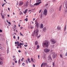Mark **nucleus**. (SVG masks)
Instances as JSON below:
<instances>
[{"mask_svg":"<svg viewBox=\"0 0 67 67\" xmlns=\"http://www.w3.org/2000/svg\"><path fill=\"white\" fill-rule=\"evenodd\" d=\"M52 65L53 66H55V63H54V62H52Z\"/></svg>","mask_w":67,"mask_h":67,"instance_id":"nucleus-37","label":"nucleus"},{"mask_svg":"<svg viewBox=\"0 0 67 67\" xmlns=\"http://www.w3.org/2000/svg\"><path fill=\"white\" fill-rule=\"evenodd\" d=\"M19 45H22V43H20Z\"/></svg>","mask_w":67,"mask_h":67,"instance_id":"nucleus-50","label":"nucleus"},{"mask_svg":"<svg viewBox=\"0 0 67 67\" xmlns=\"http://www.w3.org/2000/svg\"><path fill=\"white\" fill-rule=\"evenodd\" d=\"M3 64V62H0V65H2Z\"/></svg>","mask_w":67,"mask_h":67,"instance_id":"nucleus-35","label":"nucleus"},{"mask_svg":"<svg viewBox=\"0 0 67 67\" xmlns=\"http://www.w3.org/2000/svg\"><path fill=\"white\" fill-rule=\"evenodd\" d=\"M17 62H18V61H17V60H16L15 62V63H17Z\"/></svg>","mask_w":67,"mask_h":67,"instance_id":"nucleus-52","label":"nucleus"},{"mask_svg":"<svg viewBox=\"0 0 67 67\" xmlns=\"http://www.w3.org/2000/svg\"><path fill=\"white\" fill-rule=\"evenodd\" d=\"M25 20L26 21H28V19H27V18H26V19H25Z\"/></svg>","mask_w":67,"mask_h":67,"instance_id":"nucleus-38","label":"nucleus"},{"mask_svg":"<svg viewBox=\"0 0 67 67\" xmlns=\"http://www.w3.org/2000/svg\"><path fill=\"white\" fill-rule=\"evenodd\" d=\"M16 59V58H14L13 59V60L14 61V60H15Z\"/></svg>","mask_w":67,"mask_h":67,"instance_id":"nucleus-42","label":"nucleus"},{"mask_svg":"<svg viewBox=\"0 0 67 67\" xmlns=\"http://www.w3.org/2000/svg\"><path fill=\"white\" fill-rule=\"evenodd\" d=\"M40 36H41V35H39V36H38L37 37V38H39L40 37Z\"/></svg>","mask_w":67,"mask_h":67,"instance_id":"nucleus-36","label":"nucleus"},{"mask_svg":"<svg viewBox=\"0 0 67 67\" xmlns=\"http://www.w3.org/2000/svg\"><path fill=\"white\" fill-rule=\"evenodd\" d=\"M49 45V42L48 41H46L45 42L42 43V46L44 47H48Z\"/></svg>","mask_w":67,"mask_h":67,"instance_id":"nucleus-1","label":"nucleus"},{"mask_svg":"<svg viewBox=\"0 0 67 67\" xmlns=\"http://www.w3.org/2000/svg\"><path fill=\"white\" fill-rule=\"evenodd\" d=\"M9 48H7V54H8L9 53Z\"/></svg>","mask_w":67,"mask_h":67,"instance_id":"nucleus-24","label":"nucleus"},{"mask_svg":"<svg viewBox=\"0 0 67 67\" xmlns=\"http://www.w3.org/2000/svg\"><path fill=\"white\" fill-rule=\"evenodd\" d=\"M24 46H25V47H27V45H24Z\"/></svg>","mask_w":67,"mask_h":67,"instance_id":"nucleus-54","label":"nucleus"},{"mask_svg":"<svg viewBox=\"0 0 67 67\" xmlns=\"http://www.w3.org/2000/svg\"><path fill=\"white\" fill-rule=\"evenodd\" d=\"M60 57H62V58H63V56H62V54H60Z\"/></svg>","mask_w":67,"mask_h":67,"instance_id":"nucleus-47","label":"nucleus"},{"mask_svg":"<svg viewBox=\"0 0 67 67\" xmlns=\"http://www.w3.org/2000/svg\"><path fill=\"white\" fill-rule=\"evenodd\" d=\"M57 56V54H53V58H56Z\"/></svg>","mask_w":67,"mask_h":67,"instance_id":"nucleus-12","label":"nucleus"},{"mask_svg":"<svg viewBox=\"0 0 67 67\" xmlns=\"http://www.w3.org/2000/svg\"><path fill=\"white\" fill-rule=\"evenodd\" d=\"M65 56H67V52L65 54Z\"/></svg>","mask_w":67,"mask_h":67,"instance_id":"nucleus-45","label":"nucleus"},{"mask_svg":"<svg viewBox=\"0 0 67 67\" xmlns=\"http://www.w3.org/2000/svg\"><path fill=\"white\" fill-rule=\"evenodd\" d=\"M35 45H38V42L37 41H36L35 42Z\"/></svg>","mask_w":67,"mask_h":67,"instance_id":"nucleus-19","label":"nucleus"},{"mask_svg":"<svg viewBox=\"0 0 67 67\" xmlns=\"http://www.w3.org/2000/svg\"><path fill=\"white\" fill-rule=\"evenodd\" d=\"M0 32H2V30L0 29Z\"/></svg>","mask_w":67,"mask_h":67,"instance_id":"nucleus-53","label":"nucleus"},{"mask_svg":"<svg viewBox=\"0 0 67 67\" xmlns=\"http://www.w3.org/2000/svg\"><path fill=\"white\" fill-rule=\"evenodd\" d=\"M18 46H20V48H22V47H21V45H20L19 44H18Z\"/></svg>","mask_w":67,"mask_h":67,"instance_id":"nucleus-34","label":"nucleus"},{"mask_svg":"<svg viewBox=\"0 0 67 67\" xmlns=\"http://www.w3.org/2000/svg\"><path fill=\"white\" fill-rule=\"evenodd\" d=\"M63 7L64 8H66L67 9V3H65V5L64 6V5H63Z\"/></svg>","mask_w":67,"mask_h":67,"instance_id":"nucleus-17","label":"nucleus"},{"mask_svg":"<svg viewBox=\"0 0 67 67\" xmlns=\"http://www.w3.org/2000/svg\"><path fill=\"white\" fill-rule=\"evenodd\" d=\"M23 4V2L22 1H20L19 2V5L21 6V5H22Z\"/></svg>","mask_w":67,"mask_h":67,"instance_id":"nucleus-13","label":"nucleus"},{"mask_svg":"<svg viewBox=\"0 0 67 67\" xmlns=\"http://www.w3.org/2000/svg\"><path fill=\"white\" fill-rule=\"evenodd\" d=\"M24 58H22V59L21 60V61H23V59H24Z\"/></svg>","mask_w":67,"mask_h":67,"instance_id":"nucleus-40","label":"nucleus"},{"mask_svg":"<svg viewBox=\"0 0 67 67\" xmlns=\"http://www.w3.org/2000/svg\"><path fill=\"white\" fill-rule=\"evenodd\" d=\"M0 49L1 50H3V47L1 46H0Z\"/></svg>","mask_w":67,"mask_h":67,"instance_id":"nucleus-31","label":"nucleus"},{"mask_svg":"<svg viewBox=\"0 0 67 67\" xmlns=\"http://www.w3.org/2000/svg\"><path fill=\"white\" fill-rule=\"evenodd\" d=\"M40 28L41 29H43V24H40Z\"/></svg>","mask_w":67,"mask_h":67,"instance_id":"nucleus-18","label":"nucleus"},{"mask_svg":"<svg viewBox=\"0 0 67 67\" xmlns=\"http://www.w3.org/2000/svg\"><path fill=\"white\" fill-rule=\"evenodd\" d=\"M35 24H36V27L37 28H38L39 26H40V24L37 22V20H35Z\"/></svg>","mask_w":67,"mask_h":67,"instance_id":"nucleus-3","label":"nucleus"},{"mask_svg":"<svg viewBox=\"0 0 67 67\" xmlns=\"http://www.w3.org/2000/svg\"><path fill=\"white\" fill-rule=\"evenodd\" d=\"M48 3H47V4H46V6H47V5H48Z\"/></svg>","mask_w":67,"mask_h":67,"instance_id":"nucleus-58","label":"nucleus"},{"mask_svg":"<svg viewBox=\"0 0 67 67\" xmlns=\"http://www.w3.org/2000/svg\"><path fill=\"white\" fill-rule=\"evenodd\" d=\"M42 9H40V11H39V13H41V12L42 11Z\"/></svg>","mask_w":67,"mask_h":67,"instance_id":"nucleus-41","label":"nucleus"},{"mask_svg":"<svg viewBox=\"0 0 67 67\" xmlns=\"http://www.w3.org/2000/svg\"><path fill=\"white\" fill-rule=\"evenodd\" d=\"M30 6L31 7H34V5H33L32 4H30Z\"/></svg>","mask_w":67,"mask_h":67,"instance_id":"nucleus-23","label":"nucleus"},{"mask_svg":"<svg viewBox=\"0 0 67 67\" xmlns=\"http://www.w3.org/2000/svg\"><path fill=\"white\" fill-rule=\"evenodd\" d=\"M56 15L55 14H53L52 15V18H53V19H55L56 18Z\"/></svg>","mask_w":67,"mask_h":67,"instance_id":"nucleus-10","label":"nucleus"},{"mask_svg":"<svg viewBox=\"0 0 67 67\" xmlns=\"http://www.w3.org/2000/svg\"><path fill=\"white\" fill-rule=\"evenodd\" d=\"M43 14L45 15H46L47 14V10L46 9H45L43 12Z\"/></svg>","mask_w":67,"mask_h":67,"instance_id":"nucleus-6","label":"nucleus"},{"mask_svg":"<svg viewBox=\"0 0 67 67\" xmlns=\"http://www.w3.org/2000/svg\"><path fill=\"white\" fill-rule=\"evenodd\" d=\"M65 13H67V8H66L65 9Z\"/></svg>","mask_w":67,"mask_h":67,"instance_id":"nucleus-32","label":"nucleus"},{"mask_svg":"<svg viewBox=\"0 0 67 67\" xmlns=\"http://www.w3.org/2000/svg\"><path fill=\"white\" fill-rule=\"evenodd\" d=\"M8 23H9L10 25H11V23L10 22H8Z\"/></svg>","mask_w":67,"mask_h":67,"instance_id":"nucleus-49","label":"nucleus"},{"mask_svg":"<svg viewBox=\"0 0 67 67\" xmlns=\"http://www.w3.org/2000/svg\"><path fill=\"white\" fill-rule=\"evenodd\" d=\"M2 16L3 19H4V16L3 15H2Z\"/></svg>","mask_w":67,"mask_h":67,"instance_id":"nucleus-25","label":"nucleus"},{"mask_svg":"<svg viewBox=\"0 0 67 67\" xmlns=\"http://www.w3.org/2000/svg\"><path fill=\"white\" fill-rule=\"evenodd\" d=\"M54 9L53 8H52L50 9L49 12L51 13H52L54 12Z\"/></svg>","mask_w":67,"mask_h":67,"instance_id":"nucleus-7","label":"nucleus"},{"mask_svg":"<svg viewBox=\"0 0 67 67\" xmlns=\"http://www.w3.org/2000/svg\"><path fill=\"white\" fill-rule=\"evenodd\" d=\"M57 30H60L61 29H60V27L59 26H58L57 27Z\"/></svg>","mask_w":67,"mask_h":67,"instance_id":"nucleus-15","label":"nucleus"},{"mask_svg":"<svg viewBox=\"0 0 67 67\" xmlns=\"http://www.w3.org/2000/svg\"><path fill=\"white\" fill-rule=\"evenodd\" d=\"M31 61H32V62H33V63H34V60H33V59H32V58H31Z\"/></svg>","mask_w":67,"mask_h":67,"instance_id":"nucleus-30","label":"nucleus"},{"mask_svg":"<svg viewBox=\"0 0 67 67\" xmlns=\"http://www.w3.org/2000/svg\"><path fill=\"white\" fill-rule=\"evenodd\" d=\"M44 51L46 53H48L50 51V49L47 48H46L44 49Z\"/></svg>","mask_w":67,"mask_h":67,"instance_id":"nucleus-5","label":"nucleus"},{"mask_svg":"<svg viewBox=\"0 0 67 67\" xmlns=\"http://www.w3.org/2000/svg\"><path fill=\"white\" fill-rule=\"evenodd\" d=\"M28 3H29V2H28V1L26 2L24 4V6H25V7H26L28 6V5H29Z\"/></svg>","mask_w":67,"mask_h":67,"instance_id":"nucleus-9","label":"nucleus"},{"mask_svg":"<svg viewBox=\"0 0 67 67\" xmlns=\"http://www.w3.org/2000/svg\"><path fill=\"white\" fill-rule=\"evenodd\" d=\"M38 32H39V30L38 29H37L36 30H35L34 31V33H32V36H33L34 37H35V36L37 37L38 34Z\"/></svg>","mask_w":67,"mask_h":67,"instance_id":"nucleus-2","label":"nucleus"},{"mask_svg":"<svg viewBox=\"0 0 67 67\" xmlns=\"http://www.w3.org/2000/svg\"><path fill=\"white\" fill-rule=\"evenodd\" d=\"M66 25H65V27L64 28V31H66Z\"/></svg>","mask_w":67,"mask_h":67,"instance_id":"nucleus-27","label":"nucleus"},{"mask_svg":"<svg viewBox=\"0 0 67 67\" xmlns=\"http://www.w3.org/2000/svg\"><path fill=\"white\" fill-rule=\"evenodd\" d=\"M25 62L27 64H28V61H27V60H26Z\"/></svg>","mask_w":67,"mask_h":67,"instance_id":"nucleus-43","label":"nucleus"},{"mask_svg":"<svg viewBox=\"0 0 67 67\" xmlns=\"http://www.w3.org/2000/svg\"><path fill=\"white\" fill-rule=\"evenodd\" d=\"M20 62H21L20 61V59H19L18 60V64L19 65H20Z\"/></svg>","mask_w":67,"mask_h":67,"instance_id":"nucleus-28","label":"nucleus"},{"mask_svg":"<svg viewBox=\"0 0 67 67\" xmlns=\"http://www.w3.org/2000/svg\"><path fill=\"white\" fill-rule=\"evenodd\" d=\"M44 66V67L45 66H47L48 67V65H47V63H43L41 65V67H42V66Z\"/></svg>","mask_w":67,"mask_h":67,"instance_id":"nucleus-4","label":"nucleus"},{"mask_svg":"<svg viewBox=\"0 0 67 67\" xmlns=\"http://www.w3.org/2000/svg\"><path fill=\"white\" fill-rule=\"evenodd\" d=\"M20 35H21V36H22V35H23V34H21V32H20Z\"/></svg>","mask_w":67,"mask_h":67,"instance_id":"nucleus-51","label":"nucleus"},{"mask_svg":"<svg viewBox=\"0 0 67 67\" xmlns=\"http://www.w3.org/2000/svg\"><path fill=\"white\" fill-rule=\"evenodd\" d=\"M13 65H14V63H13Z\"/></svg>","mask_w":67,"mask_h":67,"instance_id":"nucleus-64","label":"nucleus"},{"mask_svg":"<svg viewBox=\"0 0 67 67\" xmlns=\"http://www.w3.org/2000/svg\"><path fill=\"white\" fill-rule=\"evenodd\" d=\"M33 67H35V65L33 64Z\"/></svg>","mask_w":67,"mask_h":67,"instance_id":"nucleus-57","label":"nucleus"},{"mask_svg":"<svg viewBox=\"0 0 67 67\" xmlns=\"http://www.w3.org/2000/svg\"><path fill=\"white\" fill-rule=\"evenodd\" d=\"M18 40H19V36H18Z\"/></svg>","mask_w":67,"mask_h":67,"instance_id":"nucleus-61","label":"nucleus"},{"mask_svg":"<svg viewBox=\"0 0 67 67\" xmlns=\"http://www.w3.org/2000/svg\"><path fill=\"white\" fill-rule=\"evenodd\" d=\"M15 44H17V42H15Z\"/></svg>","mask_w":67,"mask_h":67,"instance_id":"nucleus-60","label":"nucleus"},{"mask_svg":"<svg viewBox=\"0 0 67 67\" xmlns=\"http://www.w3.org/2000/svg\"><path fill=\"white\" fill-rule=\"evenodd\" d=\"M21 51L20 50L18 51V52H19V53H21Z\"/></svg>","mask_w":67,"mask_h":67,"instance_id":"nucleus-56","label":"nucleus"},{"mask_svg":"<svg viewBox=\"0 0 67 67\" xmlns=\"http://www.w3.org/2000/svg\"><path fill=\"white\" fill-rule=\"evenodd\" d=\"M25 54L26 55V54H27V53L26 52H25Z\"/></svg>","mask_w":67,"mask_h":67,"instance_id":"nucleus-55","label":"nucleus"},{"mask_svg":"<svg viewBox=\"0 0 67 67\" xmlns=\"http://www.w3.org/2000/svg\"><path fill=\"white\" fill-rule=\"evenodd\" d=\"M48 58L50 59H51V60H52V57H51V55H49L48 56Z\"/></svg>","mask_w":67,"mask_h":67,"instance_id":"nucleus-21","label":"nucleus"},{"mask_svg":"<svg viewBox=\"0 0 67 67\" xmlns=\"http://www.w3.org/2000/svg\"><path fill=\"white\" fill-rule=\"evenodd\" d=\"M22 65L23 66H24V65H25V63H22Z\"/></svg>","mask_w":67,"mask_h":67,"instance_id":"nucleus-44","label":"nucleus"},{"mask_svg":"<svg viewBox=\"0 0 67 67\" xmlns=\"http://www.w3.org/2000/svg\"><path fill=\"white\" fill-rule=\"evenodd\" d=\"M47 29H46V27H44L43 29V31L44 32H46V31Z\"/></svg>","mask_w":67,"mask_h":67,"instance_id":"nucleus-14","label":"nucleus"},{"mask_svg":"<svg viewBox=\"0 0 67 67\" xmlns=\"http://www.w3.org/2000/svg\"><path fill=\"white\" fill-rule=\"evenodd\" d=\"M31 61H32V62H33V63H34V60H33V59H32V58H31Z\"/></svg>","mask_w":67,"mask_h":67,"instance_id":"nucleus-29","label":"nucleus"},{"mask_svg":"<svg viewBox=\"0 0 67 67\" xmlns=\"http://www.w3.org/2000/svg\"><path fill=\"white\" fill-rule=\"evenodd\" d=\"M66 34H67V32H65V35H66Z\"/></svg>","mask_w":67,"mask_h":67,"instance_id":"nucleus-62","label":"nucleus"},{"mask_svg":"<svg viewBox=\"0 0 67 67\" xmlns=\"http://www.w3.org/2000/svg\"><path fill=\"white\" fill-rule=\"evenodd\" d=\"M28 10V9H27L25 10V11L24 12V13L25 14H26V13L27 12V10Z\"/></svg>","mask_w":67,"mask_h":67,"instance_id":"nucleus-22","label":"nucleus"},{"mask_svg":"<svg viewBox=\"0 0 67 67\" xmlns=\"http://www.w3.org/2000/svg\"><path fill=\"white\" fill-rule=\"evenodd\" d=\"M39 48H40V46H39V45H37L36 49H38Z\"/></svg>","mask_w":67,"mask_h":67,"instance_id":"nucleus-26","label":"nucleus"},{"mask_svg":"<svg viewBox=\"0 0 67 67\" xmlns=\"http://www.w3.org/2000/svg\"><path fill=\"white\" fill-rule=\"evenodd\" d=\"M17 44H18H18H19V42L18 41H17Z\"/></svg>","mask_w":67,"mask_h":67,"instance_id":"nucleus-46","label":"nucleus"},{"mask_svg":"<svg viewBox=\"0 0 67 67\" xmlns=\"http://www.w3.org/2000/svg\"><path fill=\"white\" fill-rule=\"evenodd\" d=\"M51 41L52 42V43L53 44H55V43H56V41H55V40L53 39H51Z\"/></svg>","mask_w":67,"mask_h":67,"instance_id":"nucleus-8","label":"nucleus"},{"mask_svg":"<svg viewBox=\"0 0 67 67\" xmlns=\"http://www.w3.org/2000/svg\"><path fill=\"white\" fill-rule=\"evenodd\" d=\"M0 60H3V58L1 57L0 58Z\"/></svg>","mask_w":67,"mask_h":67,"instance_id":"nucleus-39","label":"nucleus"},{"mask_svg":"<svg viewBox=\"0 0 67 67\" xmlns=\"http://www.w3.org/2000/svg\"><path fill=\"white\" fill-rule=\"evenodd\" d=\"M38 59H40V56L39 55H38Z\"/></svg>","mask_w":67,"mask_h":67,"instance_id":"nucleus-59","label":"nucleus"},{"mask_svg":"<svg viewBox=\"0 0 67 67\" xmlns=\"http://www.w3.org/2000/svg\"><path fill=\"white\" fill-rule=\"evenodd\" d=\"M43 59H45V58H46V54H44L43 55Z\"/></svg>","mask_w":67,"mask_h":67,"instance_id":"nucleus-20","label":"nucleus"},{"mask_svg":"<svg viewBox=\"0 0 67 67\" xmlns=\"http://www.w3.org/2000/svg\"><path fill=\"white\" fill-rule=\"evenodd\" d=\"M62 5H61L59 7V10L60 11H61V10L62 9Z\"/></svg>","mask_w":67,"mask_h":67,"instance_id":"nucleus-16","label":"nucleus"},{"mask_svg":"<svg viewBox=\"0 0 67 67\" xmlns=\"http://www.w3.org/2000/svg\"><path fill=\"white\" fill-rule=\"evenodd\" d=\"M28 61L29 62V63H31V61H30V59H28Z\"/></svg>","mask_w":67,"mask_h":67,"instance_id":"nucleus-33","label":"nucleus"},{"mask_svg":"<svg viewBox=\"0 0 67 67\" xmlns=\"http://www.w3.org/2000/svg\"><path fill=\"white\" fill-rule=\"evenodd\" d=\"M13 38H14V39H15V38H16L15 37V36H13Z\"/></svg>","mask_w":67,"mask_h":67,"instance_id":"nucleus-48","label":"nucleus"},{"mask_svg":"<svg viewBox=\"0 0 67 67\" xmlns=\"http://www.w3.org/2000/svg\"><path fill=\"white\" fill-rule=\"evenodd\" d=\"M41 3V2H40L38 3H37L34 4V6H35V5H39V4H40Z\"/></svg>","mask_w":67,"mask_h":67,"instance_id":"nucleus-11","label":"nucleus"},{"mask_svg":"<svg viewBox=\"0 0 67 67\" xmlns=\"http://www.w3.org/2000/svg\"><path fill=\"white\" fill-rule=\"evenodd\" d=\"M31 10H35V8H34V9H32Z\"/></svg>","mask_w":67,"mask_h":67,"instance_id":"nucleus-63","label":"nucleus"}]
</instances>
